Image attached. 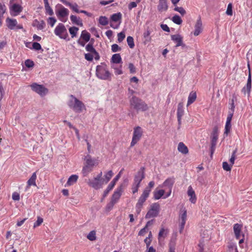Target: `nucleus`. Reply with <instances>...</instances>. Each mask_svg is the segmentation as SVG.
Listing matches in <instances>:
<instances>
[{"instance_id":"58","label":"nucleus","mask_w":252,"mask_h":252,"mask_svg":"<svg viewBox=\"0 0 252 252\" xmlns=\"http://www.w3.org/2000/svg\"><path fill=\"white\" fill-rule=\"evenodd\" d=\"M126 37L124 32H122L118 34V41L119 42H122Z\"/></svg>"},{"instance_id":"44","label":"nucleus","mask_w":252,"mask_h":252,"mask_svg":"<svg viewBox=\"0 0 252 252\" xmlns=\"http://www.w3.org/2000/svg\"><path fill=\"white\" fill-rule=\"evenodd\" d=\"M78 30L79 28L76 27H72L69 28V32L72 38H74L76 36Z\"/></svg>"},{"instance_id":"47","label":"nucleus","mask_w":252,"mask_h":252,"mask_svg":"<svg viewBox=\"0 0 252 252\" xmlns=\"http://www.w3.org/2000/svg\"><path fill=\"white\" fill-rule=\"evenodd\" d=\"M172 21H173V23L177 25H181L183 22L182 19L178 15H175L174 16H173V17L172 18Z\"/></svg>"},{"instance_id":"61","label":"nucleus","mask_w":252,"mask_h":252,"mask_svg":"<svg viewBox=\"0 0 252 252\" xmlns=\"http://www.w3.org/2000/svg\"><path fill=\"white\" fill-rule=\"evenodd\" d=\"M111 50L113 52H117L121 50V48L117 44H113L111 46Z\"/></svg>"},{"instance_id":"23","label":"nucleus","mask_w":252,"mask_h":252,"mask_svg":"<svg viewBox=\"0 0 252 252\" xmlns=\"http://www.w3.org/2000/svg\"><path fill=\"white\" fill-rule=\"evenodd\" d=\"M188 195L189 197V201L191 203L194 204L196 202L197 198L195 193V191L190 186L188 188Z\"/></svg>"},{"instance_id":"40","label":"nucleus","mask_w":252,"mask_h":252,"mask_svg":"<svg viewBox=\"0 0 252 252\" xmlns=\"http://www.w3.org/2000/svg\"><path fill=\"white\" fill-rule=\"evenodd\" d=\"M165 191L163 189L155 190L154 192V197L156 200L159 199L164 194Z\"/></svg>"},{"instance_id":"32","label":"nucleus","mask_w":252,"mask_h":252,"mask_svg":"<svg viewBox=\"0 0 252 252\" xmlns=\"http://www.w3.org/2000/svg\"><path fill=\"white\" fill-rule=\"evenodd\" d=\"M184 108H183V105L180 103H179L178 105V109H177V118H178V121L179 123H181V118L184 115Z\"/></svg>"},{"instance_id":"24","label":"nucleus","mask_w":252,"mask_h":252,"mask_svg":"<svg viewBox=\"0 0 252 252\" xmlns=\"http://www.w3.org/2000/svg\"><path fill=\"white\" fill-rule=\"evenodd\" d=\"M167 0H159L158 9L159 12L166 11L168 9Z\"/></svg>"},{"instance_id":"12","label":"nucleus","mask_w":252,"mask_h":252,"mask_svg":"<svg viewBox=\"0 0 252 252\" xmlns=\"http://www.w3.org/2000/svg\"><path fill=\"white\" fill-rule=\"evenodd\" d=\"M122 172V170L118 173V175H117L116 176V177L113 179V180L108 185L106 189L104 191L103 194V198H105V197H106L107 195H108V193L109 192V191L113 189L116 182L120 179V178L121 176Z\"/></svg>"},{"instance_id":"59","label":"nucleus","mask_w":252,"mask_h":252,"mask_svg":"<svg viewBox=\"0 0 252 252\" xmlns=\"http://www.w3.org/2000/svg\"><path fill=\"white\" fill-rule=\"evenodd\" d=\"M226 13L227 15H229V16L232 15L233 12H232V3H230L228 4Z\"/></svg>"},{"instance_id":"53","label":"nucleus","mask_w":252,"mask_h":252,"mask_svg":"<svg viewBox=\"0 0 252 252\" xmlns=\"http://www.w3.org/2000/svg\"><path fill=\"white\" fill-rule=\"evenodd\" d=\"M232 166V165H231L230 164H229L226 161H224L222 162V168L224 170L226 171H230Z\"/></svg>"},{"instance_id":"55","label":"nucleus","mask_w":252,"mask_h":252,"mask_svg":"<svg viewBox=\"0 0 252 252\" xmlns=\"http://www.w3.org/2000/svg\"><path fill=\"white\" fill-rule=\"evenodd\" d=\"M46 26V24L45 22L43 20H41L40 22H38V24L36 25V28L38 30H43L45 28Z\"/></svg>"},{"instance_id":"51","label":"nucleus","mask_w":252,"mask_h":252,"mask_svg":"<svg viewBox=\"0 0 252 252\" xmlns=\"http://www.w3.org/2000/svg\"><path fill=\"white\" fill-rule=\"evenodd\" d=\"M175 6V7L174 9V10L175 11L178 12L182 16H184L186 13V10L182 7H178V6H176V5Z\"/></svg>"},{"instance_id":"33","label":"nucleus","mask_w":252,"mask_h":252,"mask_svg":"<svg viewBox=\"0 0 252 252\" xmlns=\"http://www.w3.org/2000/svg\"><path fill=\"white\" fill-rule=\"evenodd\" d=\"M197 97L196 93L195 92L191 91L189 95L187 102V106L190 105L193 103L196 100Z\"/></svg>"},{"instance_id":"57","label":"nucleus","mask_w":252,"mask_h":252,"mask_svg":"<svg viewBox=\"0 0 252 252\" xmlns=\"http://www.w3.org/2000/svg\"><path fill=\"white\" fill-rule=\"evenodd\" d=\"M43 219L40 217H38L37 220L33 224V227L35 228V227L40 225L41 224V223L43 222Z\"/></svg>"},{"instance_id":"28","label":"nucleus","mask_w":252,"mask_h":252,"mask_svg":"<svg viewBox=\"0 0 252 252\" xmlns=\"http://www.w3.org/2000/svg\"><path fill=\"white\" fill-rule=\"evenodd\" d=\"M36 173L34 172L32 173L31 178L28 180L27 182V186L26 188V189H29L31 186H36Z\"/></svg>"},{"instance_id":"10","label":"nucleus","mask_w":252,"mask_h":252,"mask_svg":"<svg viewBox=\"0 0 252 252\" xmlns=\"http://www.w3.org/2000/svg\"><path fill=\"white\" fill-rule=\"evenodd\" d=\"M9 12L12 16L18 15L23 10V7L17 3H12V0H10Z\"/></svg>"},{"instance_id":"27","label":"nucleus","mask_w":252,"mask_h":252,"mask_svg":"<svg viewBox=\"0 0 252 252\" xmlns=\"http://www.w3.org/2000/svg\"><path fill=\"white\" fill-rule=\"evenodd\" d=\"M232 120V118L229 117H227L225 125L224 127V135L225 136H227L228 134L230 132V130L231 129V122Z\"/></svg>"},{"instance_id":"29","label":"nucleus","mask_w":252,"mask_h":252,"mask_svg":"<svg viewBox=\"0 0 252 252\" xmlns=\"http://www.w3.org/2000/svg\"><path fill=\"white\" fill-rule=\"evenodd\" d=\"M84 159L86 161V165L92 168L97 163L96 162V160L95 159H93L90 155H87L85 157Z\"/></svg>"},{"instance_id":"54","label":"nucleus","mask_w":252,"mask_h":252,"mask_svg":"<svg viewBox=\"0 0 252 252\" xmlns=\"http://www.w3.org/2000/svg\"><path fill=\"white\" fill-rule=\"evenodd\" d=\"M140 186V185L138 184H136L134 183H132L131 190L133 194H135V193L138 192Z\"/></svg>"},{"instance_id":"56","label":"nucleus","mask_w":252,"mask_h":252,"mask_svg":"<svg viewBox=\"0 0 252 252\" xmlns=\"http://www.w3.org/2000/svg\"><path fill=\"white\" fill-rule=\"evenodd\" d=\"M56 22L57 20L55 18L52 17H49L47 20L48 24L50 25L51 27H53L55 25Z\"/></svg>"},{"instance_id":"35","label":"nucleus","mask_w":252,"mask_h":252,"mask_svg":"<svg viewBox=\"0 0 252 252\" xmlns=\"http://www.w3.org/2000/svg\"><path fill=\"white\" fill-rule=\"evenodd\" d=\"M111 62L114 63H122V60L120 54H114L111 58Z\"/></svg>"},{"instance_id":"60","label":"nucleus","mask_w":252,"mask_h":252,"mask_svg":"<svg viewBox=\"0 0 252 252\" xmlns=\"http://www.w3.org/2000/svg\"><path fill=\"white\" fill-rule=\"evenodd\" d=\"M32 49H34L36 51L39 50L41 49V46L38 42H33L32 43Z\"/></svg>"},{"instance_id":"31","label":"nucleus","mask_w":252,"mask_h":252,"mask_svg":"<svg viewBox=\"0 0 252 252\" xmlns=\"http://www.w3.org/2000/svg\"><path fill=\"white\" fill-rule=\"evenodd\" d=\"M78 179V175H75V174L72 175L68 179V180L65 185V187H68V186L73 185L77 181Z\"/></svg>"},{"instance_id":"30","label":"nucleus","mask_w":252,"mask_h":252,"mask_svg":"<svg viewBox=\"0 0 252 252\" xmlns=\"http://www.w3.org/2000/svg\"><path fill=\"white\" fill-rule=\"evenodd\" d=\"M236 100V97L234 96L233 97V98L232 99V100L231 101V103L230 104V106L229 108L228 114L227 117H229V118H232V117H233V114H234V112L235 110V108L234 102Z\"/></svg>"},{"instance_id":"64","label":"nucleus","mask_w":252,"mask_h":252,"mask_svg":"<svg viewBox=\"0 0 252 252\" xmlns=\"http://www.w3.org/2000/svg\"><path fill=\"white\" fill-rule=\"evenodd\" d=\"M179 231L180 233H182L184 228V227H185V224L186 222V220H179Z\"/></svg>"},{"instance_id":"52","label":"nucleus","mask_w":252,"mask_h":252,"mask_svg":"<svg viewBox=\"0 0 252 252\" xmlns=\"http://www.w3.org/2000/svg\"><path fill=\"white\" fill-rule=\"evenodd\" d=\"M237 153V149H235L232 153L231 158H230L229 161L231 165H233L236 159V154Z\"/></svg>"},{"instance_id":"46","label":"nucleus","mask_w":252,"mask_h":252,"mask_svg":"<svg viewBox=\"0 0 252 252\" xmlns=\"http://www.w3.org/2000/svg\"><path fill=\"white\" fill-rule=\"evenodd\" d=\"M87 239L91 241L96 240V232L94 230H92L89 232L87 236Z\"/></svg>"},{"instance_id":"62","label":"nucleus","mask_w":252,"mask_h":252,"mask_svg":"<svg viewBox=\"0 0 252 252\" xmlns=\"http://www.w3.org/2000/svg\"><path fill=\"white\" fill-rule=\"evenodd\" d=\"M25 64L26 67L28 68L32 67L34 65V63L33 61L30 60H27L25 62Z\"/></svg>"},{"instance_id":"63","label":"nucleus","mask_w":252,"mask_h":252,"mask_svg":"<svg viewBox=\"0 0 252 252\" xmlns=\"http://www.w3.org/2000/svg\"><path fill=\"white\" fill-rule=\"evenodd\" d=\"M115 204H116L115 202L111 200L110 202L109 203H108L106 205V210L107 211H109L111 210Z\"/></svg>"},{"instance_id":"1","label":"nucleus","mask_w":252,"mask_h":252,"mask_svg":"<svg viewBox=\"0 0 252 252\" xmlns=\"http://www.w3.org/2000/svg\"><path fill=\"white\" fill-rule=\"evenodd\" d=\"M67 104L68 106L75 113H80L84 110H86L85 104L72 94L69 96V99Z\"/></svg>"},{"instance_id":"37","label":"nucleus","mask_w":252,"mask_h":252,"mask_svg":"<svg viewBox=\"0 0 252 252\" xmlns=\"http://www.w3.org/2000/svg\"><path fill=\"white\" fill-rule=\"evenodd\" d=\"M6 10V7L4 3H0V27L2 25V19L3 17V15Z\"/></svg>"},{"instance_id":"9","label":"nucleus","mask_w":252,"mask_h":252,"mask_svg":"<svg viewBox=\"0 0 252 252\" xmlns=\"http://www.w3.org/2000/svg\"><path fill=\"white\" fill-rule=\"evenodd\" d=\"M30 87L33 92L38 94L41 96L45 95L48 92V89L43 85L38 84L36 83H32L30 85Z\"/></svg>"},{"instance_id":"3","label":"nucleus","mask_w":252,"mask_h":252,"mask_svg":"<svg viewBox=\"0 0 252 252\" xmlns=\"http://www.w3.org/2000/svg\"><path fill=\"white\" fill-rule=\"evenodd\" d=\"M130 102L131 107L137 111H145L148 108L147 105L144 101L135 96L131 98Z\"/></svg>"},{"instance_id":"41","label":"nucleus","mask_w":252,"mask_h":252,"mask_svg":"<svg viewBox=\"0 0 252 252\" xmlns=\"http://www.w3.org/2000/svg\"><path fill=\"white\" fill-rule=\"evenodd\" d=\"M70 19L72 23L77 25H82V23L79 17H77L75 15H71L70 17Z\"/></svg>"},{"instance_id":"13","label":"nucleus","mask_w":252,"mask_h":252,"mask_svg":"<svg viewBox=\"0 0 252 252\" xmlns=\"http://www.w3.org/2000/svg\"><path fill=\"white\" fill-rule=\"evenodd\" d=\"M103 181L102 180H98L94 178L93 179L89 180L88 184L89 186L92 187L95 189H98L102 188L103 185Z\"/></svg>"},{"instance_id":"48","label":"nucleus","mask_w":252,"mask_h":252,"mask_svg":"<svg viewBox=\"0 0 252 252\" xmlns=\"http://www.w3.org/2000/svg\"><path fill=\"white\" fill-rule=\"evenodd\" d=\"M92 168L90 167V166H88L87 165H85L83 168V169H82V173L83 174V176H87V175L92 171Z\"/></svg>"},{"instance_id":"8","label":"nucleus","mask_w":252,"mask_h":252,"mask_svg":"<svg viewBox=\"0 0 252 252\" xmlns=\"http://www.w3.org/2000/svg\"><path fill=\"white\" fill-rule=\"evenodd\" d=\"M143 134V130L141 127L137 126L134 128L130 147L134 146L141 139Z\"/></svg>"},{"instance_id":"16","label":"nucleus","mask_w":252,"mask_h":252,"mask_svg":"<svg viewBox=\"0 0 252 252\" xmlns=\"http://www.w3.org/2000/svg\"><path fill=\"white\" fill-rule=\"evenodd\" d=\"M249 69V73L247 80V83L244 87L243 88L242 90V92L245 94L246 93H248L249 94L250 93L251 88H252V77L250 71V69L249 67V65H248Z\"/></svg>"},{"instance_id":"36","label":"nucleus","mask_w":252,"mask_h":252,"mask_svg":"<svg viewBox=\"0 0 252 252\" xmlns=\"http://www.w3.org/2000/svg\"><path fill=\"white\" fill-rule=\"evenodd\" d=\"M178 150L183 154H187L189 152L187 147L183 142H180L179 143Z\"/></svg>"},{"instance_id":"19","label":"nucleus","mask_w":252,"mask_h":252,"mask_svg":"<svg viewBox=\"0 0 252 252\" xmlns=\"http://www.w3.org/2000/svg\"><path fill=\"white\" fill-rule=\"evenodd\" d=\"M218 128L215 127L213 128L212 135H211V146L213 147H216L217 141L218 139Z\"/></svg>"},{"instance_id":"26","label":"nucleus","mask_w":252,"mask_h":252,"mask_svg":"<svg viewBox=\"0 0 252 252\" xmlns=\"http://www.w3.org/2000/svg\"><path fill=\"white\" fill-rule=\"evenodd\" d=\"M168 233L167 229H165L163 227L160 229L158 235V240L159 244L163 242L164 239L166 237Z\"/></svg>"},{"instance_id":"7","label":"nucleus","mask_w":252,"mask_h":252,"mask_svg":"<svg viewBox=\"0 0 252 252\" xmlns=\"http://www.w3.org/2000/svg\"><path fill=\"white\" fill-rule=\"evenodd\" d=\"M122 15L120 12L113 14L110 18V27L114 29H117L119 28L121 23Z\"/></svg>"},{"instance_id":"5","label":"nucleus","mask_w":252,"mask_h":252,"mask_svg":"<svg viewBox=\"0 0 252 252\" xmlns=\"http://www.w3.org/2000/svg\"><path fill=\"white\" fill-rule=\"evenodd\" d=\"M54 33L61 39H66L68 34L65 26L63 23H59L54 30Z\"/></svg>"},{"instance_id":"45","label":"nucleus","mask_w":252,"mask_h":252,"mask_svg":"<svg viewBox=\"0 0 252 252\" xmlns=\"http://www.w3.org/2000/svg\"><path fill=\"white\" fill-rule=\"evenodd\" d=\"M98 22L102 26H106L108 24L109 21L106 17L101 16L99 18Z\"/></svg>"},{"instance_id":"43","label":"nucleus","mask_w":252,"mask_h":252,"mask_svg":"<svg viewBox=\"0 0 252 252\" xmlns=\"http://www.w3.org/2000/svg\"><path fill=\"white\" fill-rule=\"evenodd\" d=\"M151 190L148 188H146L143 191L142 194L140 196V198L146 201L147 198L149 197V194Z\"/></svg>"},{"instance_id":"20","label":"nucleus","mask_w":252,"mask_h":252,"mask_svg":"<svg viewBox=\"0 0 252 252\" xmlns=\"http://www.w3.org/2000/svg\"><path fill=\"white\" fill-rule=\"evenodd\" d=\"M61 2H62L65 5L68 6L70 9H71L73 11L76 13H79V10L78 9L79 6L76 3H71L70 2L67 1L66 0H60Z\"/></svg>"},{"instance_id":"18","label":"nucleus","mask_w":252,"mask_h":252,"mask_svg":"<svg viewBox=\"0 0 252 252\" xmlns=\"http://www.w3.org/2000/svg\"><path fill=\"white\" fill-rule=\"evenodd\" d=\"M202 31V23L201 20V18L199 17L197 20L194 26V31L193 34L194 36L198 35Z\"/></svg>"},{"instance_id":"22","label":"nucleus","mask_w":252,"mask_h":252,"mask_svg":"<svg viewBox=\"0 0 252 252\" xmlns=\"http://www.w3.org/2000/svg\"><path fill=\"white\" fill-rule=\"evenodd\" d=\"M242 225L239 223H235L233 225V230L235 234V238L237 239L241 238L242 235Z\"/></svg>"},{"instance_id":"42","label":"nucleus","mask_w":252,"mask_h":252,"mask_svg":"<svg viewBox=\"0 0 252 252\" xmlns=\"http://www.w3.org/2000/svg\"><path fill=\"white\" fill-rule=\"evenodd\" d=\"M113 175V173L112 170H109L107 172L104 176L105 179L102 180L103 183L104 182L105 184H107L110 181Z\"/></svg>"},{"instance_id":"4","label":"nucleus","mask_w":252,"mask_h":252,"mask_svg":"<svg viewBox=\"0 0 252 252\" xmlns=\"http://www.w3.org/2000/svg\"><path fill=\"white\" fill-rule=\"evenodd\" d=\"M56 14L58 19L62 22L65 23L68 19L69 11L66 8L60 5L57 9H56Z\"/></svg>"},{"instance_id":"14","label":"nucleus","mask_w":252,"mask_h":252,"mask_svg":"<svg viewBox=\"0 0 252 252\" xmlns=\"http://www.w3.org/2000/svg\"><path fill=\"white\" fill-rule=\"evenodd\" d=\"M145 178L144 168L141 167L134 177L133 182L140 185L141 181Z\"/></svg>"},{"instance_id":"25","label":"nucleus","mask_w":252,"mask_h":252,"mask_svg":"<svg viewBox=\"0 0 252 252\" xmlns=\"http://www.w3.org/2000/svg\"><path fill=\"white\" fill-rule=\"evenodd\" d=\"M174 183V180L173 178H169L164 181L162 184L160 185L159 187L162 188L167 187L169 189H172Z\"/></svg>"},{"instance_id":"34","label":"nucleus","mask_w":252,"mask_h":252,"mask_svg":"<svg viewBox=\"0 0 252 252\" xmlns=\"http://www.w3.org/2000/svg\"><path fill=\"white\" fill-rule=\"evenodd\" d=\"M43 1L45 9V13L50 16H52L54 14V12L52 8L49 5L48 0H43Z\"/></svg>"},{"instance_id":"21","label":"nucleus","mask_w":252,"mask_h":252,"mask_svg":"<svg viewBox=\"0 0 252 252\" xmlns=\"http://www.w3.org/2000/svg\"><path fill=\"white\" fill-rule=\"evenodd\" d=\"M151 31L149 28H147L143 32V43L144 44L146 45L149 43L152 40L151 36Z\"/></svg>"},{"instance_id":"17","label":"nucleus","mask_w":252,"mask_h":252,"mask_svg":"<svg viewBox=\"0 0 252 252\" xmlns=\"http://www.w3.org/2000/svg\"><path fill=\"white\" fill-rule=\"evenodd\" d=\"M171 40L176 43V46H184L185 44L183 42V37L179 34H176L174 35H171Z\"/></svg>"},{"instance_id":"15","label":"nucleus","mask_w":252,"mask_h":252,"mask_svg":"<svg viewBox=\"0 0 252 252\" xmlns=\"http://www.w3.org/2000/svg\"><path fill=\"white\" fill-rule=\"evenodd\" d=\"M123 191V186L121 185L116 189V190H115L112 195L111 200L113 201V202L116 203L119 200L120 198L121 197Z\"/></svg>"},{"instance_id":"39","label":"nucleus","mask_w":252,"mask_h":252,"mask_svg":"<svg viewBox=\"0 0 252 252\" xmlns=\"http://www.w3.org/2000/svg\"><path fill=\"white\" fill-rule=\"evenodd\" d=\"M187 213L185 208L181 209L179 215V220H187Z\"/></svg>"},{"instance_id":"11","label":"nucleus","mask_w":252,"mask_h":252,"mask_svg":"<svg viewBox=\"0 0 252 252\" xmlns=\"http://www.w3.org/2000/svg\"><path fill=\"white\" fill-rule=\"evenodd\" d=\"M5 22L7 28L11 30H18L23 28L22 25L18 24L15 19L8 17L6 19Z\"/></svg>"},{"instance_id":"50","label":"nucleus","mask_w":252,"mask_h":252,"mask_svg":"<svg viewBox=\"0 0 252 252\" xmlns=\"http://www.w3.org/2000/svg\"><path fill=\"white\" fill-rule=\"evenodd\" d=\"M86 50L90 53H92L93 54L95 52L96 50L93 47V45L92 43H89L86 46Z\"/></svg>"},{"instance_id":"38","label":"nucleus","mask_w":252,"mask_h":252,"mask_svg":"<svg viewBox=\"0 0 252 252\" xmlns=\"http://www.w3.org/2000/svg\"><path fill=\"white\" fill-rule=\"evenodd\" d=\"M91 37L90 34L86 30H84L82 32L80 38L82 39L85 42H88Z\"/></svg>"},{"instance_id":"2","label":"nucleus","mask_w":252,"mask_h":252,"mask_svg":"<svg viewBox=\"0 0 252 252\" xmlns=\"http://www.w3.org/2000/svg\"><path fill=\"white\" fill-rule=\"evenodd\" d=\"M95 74L97 77L101 80H107L111 78V74L105 63L97 65Z\"/></svg>"},{"instance_id":"6","label":"nucleus","mask_w":252,"mask_h":252,"mask_svg":"<svg viewBox=\"0 0 252 252\" xmlns=\"http://www.w3.org/2000/svg\"><path fill=\"white\" fill-rule=\"evenodd\" d=\"M159 211L160 206L158 203H154L152 204L145 216V218L149 219L157 217L158 215Z\"/></svg>"},{"instance_id":"49","label":"nucleus","mask_w":252,"mask_h":252,"mask_svg":"<svg viewBox=\"0 0 252 252\" xmlns=\"http://www.w3.org/2000/svg\"><path fill=\"white\" fill-rule=\"evenodd\" d=\"M126 41L128 46L131 49L133 48L135 46L133 38L131 36H128Z\"/></svg>"}]
</instances>
